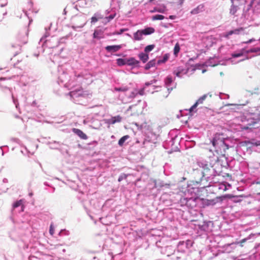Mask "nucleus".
Wrapping results in <instances>:
<instances>
[{
    "label": "nucleus",
    "instance_id": "obj_26",
    "mask_svg": "<svg viewBox=\"0 0 260 260\" xmlns=\"http://www.w3.org/2000/svg\"><path fill=\"white\" fill-rule=\"evenodd\" d=\"M129 87H128L127 86L122 85L121 87H115L114 90H115L116 91H121V92H126L129 89Z\"/></svg>",
    "mask_w": 260,
    "mask_h": 260
},
{
    "label": "nucleus",
    "instance_id": "obj_14",
    "mask_svg": "<svg viewBox=\"0 0 260 260\" xmlns=\"http://www.w3.org/2000/svg\"><path fill=\"white\" fill-rule=\"evenodd\" d=\"M156 80L154 79L149 82H147L145 84V87L140 89L139 91L138 90V94H139L141 95H143L145 94V90L146 86H148L149 85H151L154 83H155Z\"/></svg>",
    "mask_w": 260,
    "mask_h": 260
},
{
    "label": "nucleus",
    "instance_id": "obj_9",
    "mask_svg": "<svg viewBox=\"0 0 260 260\" xmlns=\"http://www.w3.org/2000/svg\"><path fill=\"white\" fill-rule=\"evenodd\" d=\"M164 82L165 87L167 88L168 91V93L165 95V96L167 98L170 93L172 91V90L176 88V83L174 82V79H173L172 77L170 76H167Z\"/></svg>",
    "mask_w": 260,
    "mask_h": 260
},
{
    "label": "nucleus",
    "instance_id": "obj_17",
    "mask_svg": "<svg viewBox=\"0 0 260 260\" xmlns=\"http://www.w3.org/2000/svg\"><path fill=\"white\" fill-rule=\"evenodd\" d=\"M74 132L78 135L81 139L83 140H86L87 136L82 131L77 128H74Z\"/></svg>",
    "mask_w": 260,
    "mask_h": 260
},
{
    "label": "nucleus",
    "instance_id": "obj_49",
    "mask_svg": "<svg viewBox=\"0 0 260 260\" xmlns=\"http://www.w3.org/2000/svg\"><path fill=\"white\" fill-rule=\"evenodd\" d=\"M136 105H133L129 107L128 109H127V111L132 110L133 108H134L136 107Z\"/></svg>",
    "mask_w": 260,
    "mask_h": 260
},
{
    "label": "nucleus",
    "instance_id": "obj_10",
    "mask_svg": "<svg viewBox=\"0 0 260 260\" xmlns=\"http://www.w3.org/2000/svg\"><path fill=\"white\" fill-rule=\"evenodd\" d=\"M86 22V18L85 15L77 16L75 18V22L72 27L74 29L82 28Z\"/></svg>",
    "mask_w": 260,
    "mask_h": 260
},
{
    "label": "nucleus",
    "instance_id": "obj_43",
    "mask_svg": "<svg viewBox=\"0 0 260 260\" xmlns=\"http://www.w3.org/2000/svg\"><path fill=\"white\" fill-rule=\"evenodd\" d=\"M16 47L17 48V50L16 51L15 54V55H16L17 54H18L20 52V51H21V47L20 46V45H18Z\"/></svg>",
    "mask_w": 260,
    "mask_h": 260
},
{
    "label": "nucleus",
    "instance_id": "obj_57",
    "mask_svg": "<svg viewBox=\"0 0 260 260\" xmlns=\"http://www.w3.org/2000/svg\"><path fill=\"white\" fill-rule=\"evenodd\" d=\"M126 35L132 39L133 37L129 34H126Z\"/></svg>",
    "mask_w": 260,
    "mask_h": 260
},
{
    "label": "nucleus",
    "instance_id": "obj_12",
    "mask_svg": "<svg viewBox=\"0 0 260 260\" xmlns=\"http://www.w3.org/2000/svg\"><path fill=\"white\" fill-rule=\"evenodd\" d=\"M138 94V90L134 89L132 91H131L129 94L128 95L127 97L125 99L122 100L123 102L124 103L129 102L132 100Z\"/></svg>",
    "mask_w": 260,
    "mask_h": 260
},
{
    "label": "nucleus",
    "instance_id": "obj_28",
    "mask_svg": "<svg viewBox=\"0 0 260 260\" xmlns=\"http://www.w3.org/2000/svg\"><path fill=\"white\" fill-rule=\"evenodd\" d=\"M128 135H125L121 138L118 141V145L120 146H122L124 143L129 138Z\"/></svg>",
    "mask_w": 260,
    "mask_h": 260
},
{
    "label": "nucleus",
    "instance_id": "obj_22",
    "mask_svg": "<svg viewBox=\"0 0 260 260\" xmlns=\"http://www.w3.org/2000/svg\"><path fill=\"white\" fill-rule=\"evenodd\" d=\"M241 30H242V28L231 30H230L229 31L226 32L224 35V36L226 38H229L230 36H231L233 34H236V35L239 34L240 31Z\"/></svg>",
    "mask_w": 260,
    "mask_h": 260
},
{
    "label": "nucleus",
    "instance_id": "obj_21",
    "mask_svg": "<svg viewBox=\"0 0 260 260\" xmlns=\"http://www.w3.org/2000/svg\"><path fill=\"white\" fill-rule=\"evenodd\" d=\"M138 56L143 63H145L149 59V55L146 53H140Z\"/></svg>",
    "mask_w": 260,
    "mask_h": 260
},
{
    "label": "nucleus",
    "instance_id": "obj_58",
    "mask_svg": "<svg viewBox=\"0 0 260 260\" xmlns=\"http://www.w3.org/2000/svg\"><path fill=\"white\" fill-rule=\"evenodd\" d=\"M4 182H8V180L6 178L4 179L3 180Z\"/></svg>",
    "mask_w": 260,
    "mask_h": 260
},
{
    "label": "nucleus",
    "instance_id": "obj_38",
    "mask_svg": "<svg viewBox=\"0 0 260 260\" xmlns=\"http://www.w3.org/2000/svg\"><path fill=\"white\" fill-rule=\"evenodd\" d=\"M127 30H128L127 28H121V29H120V30L119 31L114 32L112 34V35H121L123 32L127 31Z\"/></svg>",
    "mask_w": 260,
    "mask_h": 260
},
{
    "label": "nucleus",
    "instance_id": "obj_1",
    "mask_svg": "<svg viewBox=\"0 0 260 260\" xmlns=\"http://www.w3.org/2000/svg\"><path fill=\"white\" fill-rule=\"evenodd\" d=\"M58 83L62 84L69 90L78 85L81 77L77 76L73 68L69 63L60 65L58 67Z\"/></svg>",
    "mask_w": 260,
    "mask_h": 260
},
{
    "label": "nucleus",
    "instance_id": "obj_2",
    "mask_svg": "<svg viewBox=\"0 0 260 260\" xmlns=\"http://www.w3.org/2000/svg\"><path fill=\"white\" fill-rule=\"evenodd\" d=\"M137 128L141 131L145 136L143 141L144 147L152 149L157 142V135L153 132L152 124L150 122H144L141 124L135 123Z\"/></svg>",
    "mask_w": 260,
    "mask_h": 260
},
{
    "label": "nucleus",
    "instance_id": "obj_8",
    "mask_svg": "<svg viewBox=\"0 0 260 260\" xmlns=\"http://www.w3.org/2000/svg\"><path fill=\"white\" fill-rule=\"evenodd\" d=\"M86 94L84 92L80 86H78L75 89H71V91L69 92V95L72 99H73L75 102H78L76 99L79 98L84 97Z\"/></svg>",
    "mask_w": 260,
    "mask_h": 260
},
{
    "label": "nucleus",
    "instance_id": "obj_4",
    "mask_svg": "<svg viewBox=\"0 0 260 260\" xmlns=\"http://www.w3.org/2000/svg\"><path fill=\"white\" fill-rule=\"evenodd\" d=\"M260 51V48L254 47L250 49H246V48H243L240 50L234 52L232 54V57L230 58V61L233 64L237 63L239 62L243 61L245 58L240 59L237 60L238 58L242 57L249 53H257Z\"/></svg>",
    "mask_w": 260,
    "mask_h": 260
},
{
    "label": "nucleus",
    "instance_id": "obj_5",
    "mask_svg": "<svg viewBox=\"0 0 260 260\" xmlns=\"http://www.w3.org/2000/svg\"><path fill=\"white\" fill-rule=\"evenodd\" d=\"M46 33L43 37L41 38L40 41V43H42L43 46L52 48L58 46L59 42L58 39L52 36L48 39H46V38L49 37V33L48 32V28H45Z\"/></svg>",
    "mask_w": 260,
    "mask_h": 260
},
{
    "label": "nucleus",
    "instance_id": "obj_47",
    "mask_svg": "<svg viewBox=\"0 0 260 260\" xmlns=\"http://www.w3.org/2000/svg\"><path fill=\"white\" fill-rule=\"evenodd\" d=\"M192 242L190 241V240H187L186 241V244L187 245V246L188 245H190V246H192Z\"/></svg>",
    "mask_w": 260,
    "mask_h": 260
},
{
    "label": "nucleus",
    "instance_id": "obj_27",
    "mask_svg": "<svg viewBox=\"0 0 260 260\" xmlns=\"http://www.w3.org/2000/svg\"><path fill=\"white\" fill-rule=\"evenodd\" d=\"M102 31L101 30H95L93 34V38L100 39L102 38Z\"/></svg>",
    "mask_w": 260,
    "mask_h": 260
},
{
    "label": "nucleus",
    "instance_id": "obj_60",
    "mask_svg": "<svg viewBox=\"0 0 260 260\" xmlns=\"http://www.w3.org/2000/svg\"><path fill=\"white\" fill-rule=\"evenodd\" d=\"M15 117L16 118H19V116L18 115H14Z\"/></svg>",
    "mask_w": 260,
    "mask_h": 260
},
{
    "label": "nucleus",
    "instance_id": "obj_24",
    "mask_svg": "<svg viewBox=\"0 0 260 260\" xmlns=\"http://www.w3.org/2000/svg\"><path fill=\"white\" fill-rule=\"evenodd\" d=\"M186 204L187 206H196V200H197V198H190L186 199Z\"/></svg>",
    "mask_w": 260,
    "mask_h": 260
},
{
    "label": "nucleus",
    "instance_id": "obj_56",
    "mask_svg": "<svg viewBox=\"0 0 260 260\" xmlns=\"http://www.w3.org/2000/svg\"><path fill=\"white\" fill-rule=\"evenodd\" d=\"M225 184L226 185L227 188L231 187V186L230 184L227 183H225Z\"/></svg>",
    "mask_w": 260,
    "mask_h": 260
},
{
    "label": "nucleus",
    "instance_id": "obj_62",
    "mask_svg": "<svg viewBox=\"0 0 260 260\" xmlns=\"http://www.w3.org/2000/svg\"><path fill=\"white\" fill-rule=\"evenodd\" d=\"M232 4H234V0H231Z\"/></svg>",
    "mask_w": 260,
    "mask_h": 260
},
{
    "label": "nucleus",
    "instance_id": "obj_19",
    "mask_svg": "<svg viewBox=\"0 0 260 260\" xmlns=\"http://www.w3.org/2000/svg\"><path fill=\"white\" fill-rule=\"evenodd\" d=\"M203 9H204V5H202V4L201 5H199L196 8H195L193 9H192L190 13L191 14H192V15L197 14L202 12L203 10Z\"/></svg>",
    "mask_w": 260,
    "mask_h": 260
},
{
    "label": "nucleus",
    "instance_id": "obj_20",
    "mask_svg": "<svg viewBox=\"0 0 260 260\" xmlns=\"http://www.w3.org/2000/svg\"><path fill=\"white\" fill-rule=\"evenodd\" d=\"M103 16L99 13H96L91 18V23L92 24L95 23L100 19H102Z\"/></svg>",
    "mask_w": 260,
    "mask_h": 260
},
{
    "label": "nucleus",
    "instance_id": "obj_52",
    "mask_svg": "<svg viewBox=\"0 0 260 260\" xmlns=\"http://www.w3.org/2000/svg\"><path fill=\"white\" fill-rule=\"evenodd\" d=\"M68 6H67V7L64 9V10H63V14H66V13H67V9H68Z\"/></svg>",
    "mask_w": 260,
    "mask_h": 260
},
{
    "label": "nucleus",
    "instance_id": "obj_23",
    "mask_svg": "<svg viewBox=\"0 0 260 260\" xmlns=\"http://www.w3.org/2000/svg\"><path fill=\"white\" fill-rule=\"evenodd\" d=\"M156 63L155 59H152L149 61L145 66V69L148 70L151 68L154 67Z\"/></svg>",
    "mask_w": 260,
    "mask_h": 260
},
{
    "label": "nucleus",
    "instance_id": "obj_54",
    "mask_svg": "<svg viewBox=\"0 0 260 260\" xmlns=\"http://www.w3.org/2000/svg\"><path fill=\"white\" fill-rule=\"evenodd\" d=\"M257 120L260 121V112L257 115Z\"/></svg>",
    "mask_w": 260,
    "mask_h": 260
},
{
    "label": "nucleus",
    "instance_id": "obj_39",
    "mask_svg": "<svg viewBox=\"0 0 260 260\" xmlns=\"http://www.w3.org/2000/svg\"><path fill=\"white\" fill-rule=\"evenodd\" d=\"M228 188H227L226 185L224 183L219 185V189H222L223 191H226Z\"/></svg>",
    "mask_w": 260,
    "mask_h": 260
},
{
    "label": "nucleus",
    "instance_id": "obj_25",
    "mask_svg": "<svg viewBox=\"0 0 260 260\" xmlns=\"http://www.w3.org/2000/svg\"><path fill=\"white\" fill-rule=\"evenodd\" d=\"M23 201L22 200H20L19 201H17L15 202H14L13 204V208H16L19 206H21V211H23L24 210V206L22 205Z\"/></svg>",
    "mask_w": 260,
    "mask_h": 260
},
{
    "label": "nucleus",
    "instance_id": "obj_40",
    "mask_svg": "<svg viewBox=\"0 0 260 260\" xmlns=\"http://www.w3.org/2000/svg\"><path fill=\"white\" fill-rule=\"evenodd\" d=\"M49 233L51 235H53L54 233V229L53 223H51L50 226Z\"/></svg>",
    "mask_w": 260,
    "mask_h": 260
},
{
    "label": "nucleus",
    "instance_id": "obj_37",
    "mask_svg": "<svg viewBox=\"0 0 260 260\" xmlns=\"http://www.w3.org/2000/svg\"><path fill=\"white\" fill-rule=\"evenodd\" d=\"M180 51V46L178 44H176L174 48V54L177 55Z\"/></svg>",
    "mask_w": 260,
    "mask_h": 260
},
{
    "label": "nucleus",
    "instance_id": "obj_63",
    "mask_svg": "<svg viewBox=\"0 0 260 260\" xmlns=\"http://www.w3.org/2000/svg\"><path fill=\"white\" fill-rule=\"evenodd\" d=\"M173 16H170V18L171 19H173Z\"/></svg>",
    "mask_w": 260,
    "mask_h": 260
},
{
    "label": "nucleus",
    "instance_id": "obj_44",
    "mask_svg": "<svg viewBox=\"0 0 260 260\" xmlns=\"http://www.w3.org/2000/svg\"><path fill=\"white\" fill-rule=\"evenodd\" d=\"M126 178V175H121L119 177V178H118V181H121L122 180H123L124 178Z\"/></svg>",
    "mask_w": 260,
    "mask_h": 260
},
{
    "label": "nucleus",
    "instance_id": "obj_36",
    "mask_svg": "<svg viewBox=\"0 0 260 260\" xmlns=\"http://www.w3.org/2000/svg\"><path fill=\"white\" fill-rule=\"evenodd\" d=\"M157 10H156L157 12L164 13L166 11V8L165 6H160V7H157Z\"/></svg>",
    "mask_w": 260,
    "mask_h": 260
},
{
    "label": "nucleus",
    "instance_id": "obj_55",
    "mask_svg": "<svg viewBox=\"0 0 260 260\" xmlns=\"http://www.w3.org/2000/svg\"><path fill=\"white\" fill-rule=\"evenodd\" d=\"M207 172H208V169H207H207H206V168H205V169H204V172H203V173L204 174H206L207 173Z\"/></svg>",
    "mask_w": 260,
    "mask_h": 260
},
{
    "label": "nucleus",
    "instance_id": "obj_30",
    "mask_svg": "<svg viewBox=\"0 0 260 260\" xmlns=\"http://www.w3.org/2000/svg\"><path fill=\"white\" fill-rule=\"evenodd\" d=\"M155 47V45L154 44L149 45L145 47L144 49L145 53H148L151 51Z\"/></svg>",
    "mask_w": 260,
    "mask_h": 260
},
{
    "label": "nucleus",
    "instance_id": "obj_45",
    "mask_svg": "<svg viewBox=\"0 0 260 260\" xmlns=\"http://www.w3.org/2000/svg\"><path fill=\"white\" fill-rule=\"evenodd\" d=\"M255 41V39H251L249 40L248 41H247L246 42H244L243 43H245V44H249V43H252V42H253V41Z\"/></svg>",
    "mask_w": 260,
    "mask_h": 260
},
{
    "label": "nucleus",
    "instance_id": "obj_29",
    "mask_svg": "<svg viewBox=\"0 0 260 260\" xmlns=\"http://www.w3.org/2000/svg\"><path fill=\"white\" fill-rule=\"evenodd\" d=\"M238 10V7L234 4H232L230 13L231 15H235Z\"/></svg>",
    "mask_w": 260,
    "mask_h": 260
},
{
    "label": "nucleus",
    "instance_id": "obj_41",
    "mask_svg": "<svg viewBox=\"0 0 260 260\" xmlns=\"http://www.w3.org/2000/svg\"><path fill=\"white\" fill-rule=\"evenodd\" d=\"M21 152L23 155H26V153H29V154H30V155H32L33 154V153H31L29 151H28L27 150V149H26V148L25 147H24V150H21Z\"/></svg>",
    "mask_w": 260,
    "mask_h": 260
},
{
    "label": "nucleus",
    "instance_id": "obj_33",
    "mask_svg": "<svg viewBox=\"0 0 260 260\" xmlns=\"http://www.w3.org/2000/svg\"><path fill=\"white\" fill-rule=\"evenodd\" d=\"M165 18V16L162 15H155L152 17V20H163Z\"/></svg>",
    "mask_w": 260,
    "mask_h": 260
},
{
    "label": "nucleus",
    "instance_id": "obj_48",
    "mask_svg": "<svg viewBox=\"0 0 260 260\" xmlns=\"http://www.w3.org/2000/svg\"><path fill=\"white\" fill-rule=\"evenodd\" d=\"M27 35H26V36L25 37V39L23 41L22 43V44H25V43H27Z\"/></svg>",
    "mask_w": 260,
    "mask_h": 260
},
{
    "label": "nucleus",
    "instance_id": "obj_53",
    "mask_svg": "<svg viewBox=\"0 0 260 260\" xmlns=\"http://www.w3.org/2000/svg\"><path fill=\"white\" fill-rule=\"evenodd\" d=\"M156 10H157V7H155L154 8V9L153 10L151 11V12L153 13V12H157Z\"/></svg>",
    "mask_w": 260,
    "mask_h": 260
},
{
    "label": "nucleus",
    "instance_id": "obj_34",
    "mask_svg": "<svg viewBox=\"0 0 260 260\" xmlns=\"http://www.w3.org/2000/svg\"><path fill=\"white\" fill-rule=\"evenodd\" d=\"M205 203L208 206H213L216 203V201L215 200H207Z\"/></svg>",
    "mask_w": 260,
    "mask_h": 260
},
{
    "label": "nucleus",
    "instance_id": "obj_42",
    "mask_svg": "<svg viewBox=\"0 0 260 260\" xmlns=\"http://www.w3.org/2000/svg\"><path fill=\"white\" fill-rule=\"evenodd\" d=\"M116 14H112L110 15L109 16L106 17V18L107 19L108 21H110V20H112L115 16Z\"/></svg>",
    "mask_w": 260,
    "mask_h": 260
},
{
    "label": "nucleus",
    "instance_id": "obj_50",
    "mask_svg": "<svg viewBox=\"0 0 260 260\" xmlns=\"http://www.w3.org/2000/svg\"><path fill=\"white\" fill-rule=\"evenodd\" d=\"M7 2H6V3H4V4H0V7H5V6H7Z\"/></svg>",
    "mask_w": 260,
    "mask_h": 260
},
{
    "label": "nucleus",
    "instance_id": "obj_59",
    "mask_svg": "<svg viewBox=\"0 0 260 260\" xmlns=\"http://www.w3.org/2000/svg\"><path fill=\"white\" fill-rule=\"evenodd\" d=\"M184 0H180V3L182 4Z\"/></svg>",
    "mask_w": 260,
    "mask_h": 260
},
{
    "label": "nucleus",
    "instance_id": "obj_7",
    "mask_svg": "<svg viewBox=\"0 0 260 260\" xmlns=\"http://www.w3.org/2000/svg\"><path fill=\"white\" fill-rule=\"evenodd\" d=\"M199 67L200 65L199 64L191 66L189 68L186 70L179 67L174 71V74L178 78H182L183 75L186 74L189 71L192 72H194L196 69H199Z\"/></svg>",
    "mask_w": 260,
    "mask_h": 260
},
{
    "label": "nucleus",
    "instance_id": "obj_18",
    "mask_svg": "<svg viewBox=\"0 0 260 260\" xmlns=\"http://www.w3.org/2000/svg\"><path fill=\"white\" fill-rule=\"evenodd\" d=\"M170 54L169 53H166L162 57L159 58L157 61V63L160 64L165 63L169 58Z\"/></svg>",
    "mask_w": 260,
    "mask_h": 260
},
{
    "label": "nucleus",
    "instance_id": "obj_31",
    "mask_svg": "<svg viewBox=\"0 0 260 260\" xmlns=\"http://www.w3.org/2000/svg\"><path fill=\"white\" fill-rule=\"evenodd\" d=\"M116 63L119 66H124L126 64V59L123 58H118L116 59Z\"/></svg>",
    "mask_w": 260,
    "mask_h": 260
},
{
    "label": "nucleus",
    "instance_id": "obj_15",
    "mask_svg": "<svg viewBox=\"0 0 260 260\" xmlns=\"http://www.w3.org/2000/svg\"><path fill=\"white\" fill-rule=\"evenodd\" d=\"M122 120V117L117 115L116 116L112 117L110 119L108 120V123L111 124H115L117 122H120Z\"/></svg>",
    "mask_w": 260,
    "mask_h": 260
},
{
    "label": "nucleus",
    "instance_id": "obj_61",
    "mask_svg": "<svg viewBox=\"0 0 260 260\" xmlns=\"http://www.w3.org/2000/svg\"><path fill=\"white\" fill-rule=\"evenodd\" d=\"M205 71H206V70H203V71H202V73H205Z\"/></svg>",
    "mask_w": 260,
    "mask_h": 260
},
{
    "label": "nucleus",
    "instance_id": "obj_32",
    "mask_svg": "<svg viewBox=\"0 0 260 260\" xmlns=\"http://www.w3.org/2000/svg\"><path fill=\"white\" fill-rule=\"evenodd\" d=\"M254 235L253 234H250L249 235L247 238L242 239L240 242H238V244H240V246L241 247L243 246V244L246 242L247 240L250 239L252 236H253Z\"/></svg>",
    "mask_w": 260,
    "mask_h": 260
},
{
    "label": "nucleus",
    "instance_id": "obj_6",
    "mask_svg": "<svg viewBox=\"0 0 260 260\" xmlns=\"http://www.w3.org/2000/svg\"><path fill=\"white\" fill-rule=\"evenodd\" d=\"M155 30L153 27H148L143 29H139L134 33L132 39L134 41H140L144 39V36L153 34Z\"/></svg>",
    "mask_w": 260,
    "mask_h": 260
},
{
    "label": "nucleus",
    "instance_id": "obj_51",
    "mask_svg": "<svg viewBox=\"0 0 260 260\" xmlns=\"http://www.w3.org/2000/svg\"><path fill=\"white\" fill-rule=\"evenodd\" d=\"M254 184H255L257 185H260V180H257L255 181Z\"/></svg>",
    "mask_w": 260,
    "mask_h": 260
},
{
    "label": "nucleus",
    "instance_id": "obj_46",
    "mask_svg": "<svg viewBox=\"0 0 260 260\" xmlns=\"http://www.w3.org/2000/svg\"><path fill=\"white\" fill-rule=\"evenodd\" d=\"M152 87L153 89L156 90L155 91H158V89L161 88L160 86H154V85L152 86Z\"/></svg>",
    "mask_w": 260,
    "mask_h": 260
},
{
    "label": "nucleus",
    "instance_id": "obj_35",
    "mask_svg": "<svg viewBox=\"0 0 260 260\" xmlns=\"http://www.w3.org/2000/svg\"><path fill=\"white\" fill-rule=\"evenodd\" d=\"M12 98L13 102L14 104L15 105L16 108L17 109H18L19 103H18V100L16 98H15L14 97V94L13 93H12Z\"/></svg>",
    "mask_w": 260,
    "mask_h": 260
},
{
    "label": "nucleus",
    "instance_id": "obj_3",
    "mask_svg": "<svg viewBox=\"0 0 260 260\" xmlns=\"http://www.w3.org/2000/svg\"><path fill=\"white\" fill-rule=\"evenodd\" d=\"M212 143L217 153L221 155H224L226 150L229 149V146L225 143V138L222 134H215Z\"/></svg>",
    "mask_w": 260,
    "mask_h": 260
},
{
    "label": "nucleus",
    "instance_id": "obj_13",
    "mask_svg": "<svg viewBox=\"0 0 260 260\" xmlns=\"http://www.w3.org/2000/svg\"><path fill=\"white\" fill-rule=\"evenodd\" d=\"M121 48V45H111L107 46L105 49L109 52H116Z\"/></svg>",
    "mask_w": 260,
    "mask_h": 260
},
{
    "label": "nucleus",
    "instance_id": "obj_11",
    "mask_svg": "<svg viewBox=\"0 0 260 260\" xmlns=\"http://www.w3.org/2000/svg\"><path fill=\"white\" fill-rule=\"evenodd\" d=\"M208 96L211 97L212 95L210 93L204 94L201 96L194 103L193 105H192L189 109V112H191L193 111V110L196 108L198 105L201 104L203 103V102L205 100V99L207 98Z\"/></svg>",
    "mask_w": 260,
    "mask_h": 260
},
{
    "label": "nucleus",
    "instance_id": "obj_64",
    "mask_svg": "<svg viewBox=\"0 0 260 260\" xmlns=\"http://www.w3.org/2000/svg\"><path fill=\"white\" fill-rule=\"evenodd\" d=\"M191 60H192V58L190 59H189V61H191Z\"/></svg>",
    "mask_w": 260,
    "mask_h": 260
},
{
    "label": "nucleus",
    "instance_id": "obj_16",
    "mask_svg": "<svg viewBox=\"0 0 260 260\" xmlns=\"http://www.w3.org/2000/svg\"><path fill=\"white\" fill-rule=\"evenodd\" d=\"M140 63L139 61L136 59L134 57H131L126 59V64L128 66H137Z\"/></svg>",
    "mask_w": 260,
    "mask_h": 260
}]
</instances>
